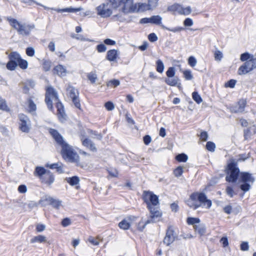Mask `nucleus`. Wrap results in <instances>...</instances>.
<instances>
[{
	"instance_id": "a878e982",
	"label": "nucleus",
	"mask_w": 256,
	"mask_h": 256,
	"mask_svg": "<svg viewBox=\"0 0 256 256\" xmlns=\"http://www.w3.org/2000/svg\"><path fill=\"white\" fill-rule=\"evenodd\" d=\"M194 230L200 236L204 235L206 232V227L204 224H201L194 226Z\"/></svg>"
},
{
	"instance_id": "338daca9",
	"label": "nucleus",
	"mask_w": 256,
	"mask_h": 256,
	"mask_svg": "<svg viewBox=\"0 0 256 256\" xmlns=\"http://www.w3.org/2000/svg\"><path fill=\"white\" fill-rule=\"evenodd\" d=\"M222 54L220 50H216L214 52V58L216 60H220L222 58Z\"/></svg>"
},
{
	"instance_id": "5701e85b",
	"label": "nucleus",
	"mask_w": 256,
	"mask_h": 256,
	"mask_svg": "<svg viewBox=\"0 0 256 256\" xmlns=\"http://www.w3.org/2000/svg\"><path fill=\"white\" fill-rule=\"evenodd\" d=\"M47 172L48 170L44 167L38 166L36 167L34 175L40 179Z\"/></svg>"
},
{
	"instance_id": "f3484780",
	"label": "nucleus",
	"mask_w": 256,
	"mask_h": 256,
	"mask_svg": "<svg viewBox=\"0 0 256 256\" xmlns=\"http://www.w3.org/2000/svg\"><path fill=\"white\" fill-rule=\"evenodd\" d=\"M53 73L60 77H64L68 73L66 68L62 64H58L55 66L53 69Z\"/></svg>"
},
{
	"instance_id": "09e8293b",
	"label": "nucleus",
	"mask_w": 256,
	"mask_h": 256,
	"mask_svg": "<svg viewBox=\"0 0 256 256\" xmlns=\"http://www.w3.org/2000/svg\"><path fill=\"white\" fill-rule=\"evenodd\" d=\"M175 74L176 71L174 67H170L166 72V76L168 78H173Z\"/></svg>"
},
{
	"instance_id": "603ef678",
	"label": "nucleus",
	"mask_w": 256,
	"mask_h": 256,
	"mask_svg": "<svg viewBox=\"0 0 256 256\" xmlns=\"http://www.w3.org/2000/svg\"><path fill=\"white\" fill-rule=\"evenodd\" d=\"M28 109L30 112L35 111L36 109V104L32 100L28 101Z\"/></svg>"
},
{
	"instance_id": "7c9ffc66",
	"label": "nucleus",
	"mask_w": 256,
	"mask_h": 256,
	"mask_svg": "<svg viewBox=\"0 0 256 256\" xmlns=\"http://www.w3.org/2000/svg\"><path fill=\"white\" fill-rule=\"evenodd\" d=\"M8 57L9 60L16 62L17 64L21 58L20 54L16 52H11Z\"/></svg>"
},
{
	"instance_id": "c9c22d12",
	"label": "nucleus",
	"mask_w": 256,
	"mask_h": 256,
	"mask_svg": "<svg viewBox=\"0 0 256 256\" xmlns=\"http://www.w3.org/2000/svg\"><path fill=\"white\" fill-rule=\"evenodd\" d=\"M176 160L178 162H185L188 160V156L184 153H182L176 156Z\"/></svg>"
},
{
	"instance_id": "f8f14e48",
	"label": "nucleus",
	"mask_w": 256,
	"mask_h": 256,
	"mask_svg": "<svg viewBox=\"0 0 256 256\" xmlns=\"http://www.w3.org/2000/svg\"><path fill=\"white\" fill-rule=\"evenodd\" d=\"M96 10L97 14L104 18L109 17L112 14V11L108 2L100 4L96 8Z\"/></svg>"
},
{
	"instance_id": "0e129e2a",
	"label": "nucleus",
	"mask_w": 256,
	"mask_h": 256,
	"mask_svg": "<svg viewBox=\"0 0 256 256\" xmlns=\"http://www.w3.org/2000/svg\"><path fill=\"white\" fill-rule=\"evenodd\" d=\"M61 224L64 227H66L71 224V220L68 218H64L62 220Z\"/></svg>"
},
{
	"instance_id": "423d86ee",
	"label": "nucleus",
	"mask_w": 256,
	"mask_h": 256,
	"mask_svg": "<svg viewBox=\"0 0 256 256\" xmlns=\"http://www.w3.org/2000/svg\"><path fill=\"white\" fill-rule=\"evenodd\" d=\"M238 180V183H242L240 186V189L246 192L250 190L251 186L250 183L253 184L255 178L248 172H240Z\"/></svg>"
},
{
	"instance_id": "c756f323",
	"label": "nucleus",
	"mask_w": 256,
	"mask_h": 256,
	"mask_svg": "<svg viewBox=\"0 0 256 256\" xmlns=\"http://www.w3.org/2000/svg\"><path fill=\"white\" fill-rule=\"evenodd\" d=\"M166 78L165 82L170 86H176L178 84V82L179 81V79L178 77H174L172 78Z\"/></svg>"
},
{
	"instance_id": "774afa93",
	"label": "nucleus",
	"mask_w": 256,
	"mask_h": 256,
	"mask_svg": "<svg viewBox=\"0 0 256 256\" xmlns=\"http://www.w3.org/2000/svg\"><path fill=\"white\" fill-rule=\"evenodd\" d=\"M18 191L20 193L24 194L27 192V187L25 184H20L18 187Z\"/></svg>"
},
{
	"instance_id": "bf43d9fd",
	"label": "nucleus",
	"mask_w": 256,
	"mask_h": 256,
	"mask_svg": "<svg viewBox=\"0 0 256 256\" xmlns=\"http://www.w3.org/2000/svg\"><path fill=\"white\" fill-rule=\"evenodd\" d=\"M250 154H242L238 155V162L244 161L250 158Z\"/></svg>"
},
{
	"instance_id": "9b49d317",
	"label": "nucleus",
	"mask_w": 256,
	"mask_h": 256,
	"mask_svg": "<svg viewBox=\"0 0 256 256\" xmlns=\"http://www.w3.org/2000/svg\"><path fill=\"white\" fill-rule=\"evenodd\" d=\"M167 10L173 12L174 14L177 12L178 14L183 15H188L192 12L191 8L190 6L184 8L182 5L177 3L168 6Z\"/></svg>"
},
{
	"instance_id": "4d7b16f0",
	"label": "nucleus",
	"mask_w": 256,
	"mask_h": 256,
	"mask_svg": "<svg viewBox=\"0 0 256 256\" xmlns=\"http://www.w3.org/2000/svg\"><path fill=\"white\" fill-rule=\"evenodd\" d=\"M96 50L98 52H104L106 50V47L104 44H100L96 46Z\"/></svg>"
},
{
	"instance_id": "a211bd4d",
	"label": "nucleus",
	"mask_w": 256,
	"mask_h": 256,
	"mask_svg": "<svg viewBox=\"0 0 256 256\" xmlns=\"http://www.w3.org/2000/svg\"><path fill=\"white\" fill-rule=\"evenodd\" d=\"M49 132L59 145L62 144L64 142H65L62 136L58 132L57 130L54 128H50Z\"/></svg>"
},
{
	"instance_id": "58836bf2",
	"label": "nucleus",
	"mask_w": 256,
	"mask_h": 256,
	"mask_svg": "<svg viewBox=\"0 0 256 256\" xmlns=\"http://www.w3.org/2000/svg\"><path fill=\"white\" fill-rule=\"evenodd\" d=\"M192 99L198 104H200L202 102V99L198 92L195 91L192 93Z\"/></svg>"
},
{
	"instance_id": "49530a36",
	"label": "nucleus",
	"mask_w": 256,
	"mask_h": 256,
	"mask_svg": "<svg viewBox=\"0 0 256 256\" xmlns=\"http://www.w3.org/2000/svg\"><path fill=\"white\" fill-rule=\"evenodd\" d=\"M248 52H244L240 55V60L242 62H246L252 58V56Z\"/></svg>"
},
{
	"instance_id": "c03bdc74",
	"label": "nucleus",
	"mask_w": 256,
	"mask_h": 256,
	"mask_svg": "<svg viewBox=\"0 0 256 256\" xmlns=\"http://www.w3.org/2000/svg\"><path fill=\"white\" fill-rule=\"evenodd\" d=\"M184 76L186 80H192L193 78V76L192 72L189 70H185L183 72Z\"/></svg>"
},
{
	"instance_id": "a19ab883",
	"label": "nucleus",
	"mask_w": 256,
	"mask_h": 256,
	"mask_svg": "<svg viewBox=\"0 0 256 256\" xmlns=\"http://www.w3.org/2000/svg\"><path fill=\"white\" fill-rule=\"evenodd\" d=\"M120 84V82L118 80L113 79L107 82V86L108 87L113 86L114 88L117 87Z\"/></svg>"
},
{
	"instance_id": "e433bc0d",
	"label": "nucleus",
	"mask_w": 256,
	"mask_h": 256,
	"mask_svg": "<svg viewBox=\"0 0 256 256\" xmlns=\"http://www.w3.org/2000/svg\"><path fill=\"white\" fill-rule=\"evenodd\" d=\"M186 222L188 225H196V224L200 222V219L198 218L188 217L186 219Z\"/></svg>"
},
{
	"instance_id": "dca6fc26",
	"label": "nucleus",
	"mask_w": 256,
	"mask_h": 256,
	"mask_svg": "<svg viewBox=\"0 0 256 256\" xmlns=\"http://www.w3.org/2000/svg\"><path fill=\"white\" fill-rule=\"evenodd\" d=\"M41 182L46 184L48 186H50L54 182L55 178L54 174L50 170L40 179Z\"/></svg>"
},
{
	"instance_id": "9d476101",
	"label": "nucleus",
	"mask_w": 256,
	"mask_h": 256,
	"mask_svg": "<svg viewBox=\"0 0 256 256\" xmlns=\"http://www.w3.org/2000/svg\"><path fill=\"white\" fill-rule=\"evenodd\" d=\"M190 199L192 201H196L198 200L201 204L206 205L208 208H210L212 205V201L208 199L206 194L204 192H193L190 196Z\"/></svg>"
},
{
	"instance_id": "f03ea898",
	"label": "nucleus",
	"mask_w": 256,
	"mask_h": 256,
	"mask_svg": "<svg viewBox=\"0 0 256 256\" xmlns=\"http://www.w3.org/2000/svg\"><path fill=\"white\" fill-rule=\"evenodd\" d=\"M142 198L146 204L147 208L150 212L152 218H156L162 216V212L156 206L159 204L158 197L152 192L144 190Z\"/></svg>"
},
{
	"instance_id": "79ce46f5",
	"label": "nucleus",
	"mask_w": 256,
	"mask_h": 256,
	"mask_svg": "<svg viewBox=\"0 0 256 256\" xmlns=\"http://www.w3.org/2000/svg\"><path fill=\"white\" fill-rule=\"evenodd\" d=\"M183 168L182 166H178L174 170V174L176 177H180L183 174Z\"/></svg>"
},
{
	"instance_id": "4468645a",
	"label": "nucleus",
	"mask_w": 256,
	"mask_h": 256,
	"mask_svg": "<svg viewBox=\"0 0 256 256\" xmlns=\"http://www.w3.org/2000/svg\"><path fill=\"white\" fill-rule=\"evenodd\" d=\"M176 235L174 234V231L172 226L168 227L166 234L164 238L163 242L166 246L170 245L175 240Z\"/></svg>"
},
{
	"instance_id": "393cba45",
	"label": "nucleus",
	"mask_w": 256,
	"mask_h": 256,
	"mask_svg": "<svg viewBox=\"0 0 256 256\" xmlns=\"http://www.w3.org/2000/svg\"><path fill=\"white\" fill-rule=\"evenodd\" d=\"M155 219L156 218H151L150 220H148L144 222L142 220H140L137 224L138 230L140 232H142L148 224H150L151 222H155Z\"/></svg>"
},
{
	"instance_id": "bb28decb",
	"label": "nucleus",
	"mask_w": 256,
	"mask_h": 256,
	"mask_svg": "<svg viewBox=\"0 0 256 256\" xmlns=\"http://www.w3.org/2000/svg\"><path fill=\"white\" fill-rule=\"evenodd\" d=\"M82 8H58L55 9V10L58 12H76L82 10Z\"/></svg>"
},
{
	"instance_id": "412c9836",
	"label": "nucleus",
	"mask_w": 256,
	"mask_h": 256,
	"mask_svg": "<svg viewBox=\"0 0 256 256\" xmlns=\"http://www.w3.org/2000/svg\"><path fill=\"white\" fill-rule=\"evenodd\" d=\"M118 56V52L117 50L114 49L110 50L107 52L106 59L110 62H114Z\"/></svg>"
},
{
	"instance_id": "2f4dec72",
	"label": "nucleus",
	"mask_w": 256,
	"mask_h": 256,
	"mask_svg": "<svg viewBox=\"0 0 256 256\" xmlns=\"http://www.w3.org/2000/svg\"><path fill=\"white\" fill-rule=\"evenodd\" d=\"M130 224L129 222L126 219H124L122 220L118 224V226L120 228L127 230H128L130 228Z\"/></svg>"
},
{
	"instance_id": "b1692460",
	"label": "nucleus",
	"mask_w": 256,
	"mask_h": 256,
	"mask_svg": "<svg viewBox=\"0 0 256 256\" xmlns=\"http://www.w3.org/2000/svg\"><path fill=\"white\" fill-rule=\"evenodd\" d=\"M133 0H132L131 1L130 4V5H128V6H127L126 8H122V12L124 14H128V13H132L134 12H135L137 11V6L136 4H132Z\"/></svg>"
},
{
	"instance_id": "8fccbe9b",
	"label": "nucleus",
	"mask_w": 256,
	"mask_h": 256,
	"mask_svg": "<svg viewBox=\"0 0 256 256\" xmlns=\"http://www.w3.org/2000/svg\"><path fill=\"white\" fill-rule=\"evenodd\" d=\"M226 194L230 197L232 198L236 194L234 192L233 188L230 186H228L226 190Z\"/></svg>"
},
{
	"instance_id": "13d9d810",
	"label": "nucleus",
	"mask_w": 256,
	"mask_h": 256,
	"mask_svg": "<svg viewBox=\"0 0 256 256\" xmlns=\"http://www.w3.org/2000/svg\"><path fill=\"white\" fill-rule=\"evenodd\" d=\"M104 106L106 109L109 111L113 110L114 108V104L110 101H108L106 102Z\"/></svg>"
},
{
	"instance_id": "f257e3e1",
	"label": "nucleus",
	"mask_w": 256,
	"mask_h": 256,
	"mask_svg": "<svg viewBox=\"0 0 256 256\" xmlns=\"http://www.w3.org/2000/svg\"><path fill=\"white\" fill-rule=\"evenodd\" d=\"M52 98L56 102V108L58 111V117L60 122L66 120V114L65 113L64 106L60 102L57 92L52 86L47 87L45 95V102L47 105L48 109L54 111L52 101Z\"/></svg>"
},
{
	"instance_id": "39448f33",
	"label": "nucleus",
	"mask_w": 256,
	"mask_h": 256,
	"mask_svg": "<svg viewBox=\"0 0 256 256\" xmlns=\"http://www.w3.org/2000/svg\"><path fill=\"white\" fill-rule=\"evenodd\" d=\"M8 21L11 26L16 30L19 34L22 36H29L32 30L35 28L34 24H22L13 18L8 19Z\"/></svg>"
},
{
	"instance_id": "aec40b11",
	"label": "nucleus",
	"mask_w": 256,
	"mask_h": 256,
	"mask_svg": "<svg viewBox=\"0 0 256 256\" xmlns=\"http://www.w3.org/2000/svg\"><path fill=\"white\" fill-rule=\"evenodd\" d=\"M45 200L47 202L50 204L52 205L54 208L56 209L59 208L62 204L61 200L54 199L50 196L46 198Z\"/></svg>"
},
{
	"instance_id": "e2e57ef3",
	"label": "nucleus",
	"mask_w": 256,
	"mask_h": 256,
	"mask_svg": "<svg viewBox=\"0 0 256 256\" xmlns=\"http://www.w3.org/2000/svg\"><path fill=\"white\" fill-rule=\"evenodd\" d=\"M88 132L90 134L96 136L98 140H102V135L101 134L98 133L96 131L92 130H88Z\"/></svg>"
},
{
	"instance_id": "0eeeda50",
	"label": "nucleus",
	"mask_w": 256,
	"mask_h": 256,
	"mask_svg": "<svg viewBox=\"0 0 256 256\" xmlns=\"http://www.w3.org/2000/svg\"><path fill=\"white\" fill-rule=\"evenodd\" d=\"M256 68V58L252 56V58L246 62L238 69V74L240 75L246 74L254 68Z\"/></svg>"
},
{
	"instance_id": "f704fd0d",
	"label": "nucleus",
	"mask_w": 256,
	"mask_h": 256,
	"mask_svg": "<svg viewBox=\"0 0 256 256\" xmlns=\"http://www.w3.org/2000/svg\"><path fill=\"white\" fill-rule=\"evenodd\" d=\"M164 68V66L161 60H158L156 62V70L160 73L163 72Z\"/></svg>"
},
{
	"instance_id": "37998d69",
	"label": "nucleus",
	"mask_w": 256,
	"mask_h": 256,
	"mask_svg": "<svg viewBox=\"0 0 256 256\" xmlns=\"http://www.w3.org/2000/svg\"><path fill=\"white\" fill-rule=\"evenodd\" d=\"M0 110L8 111L9 108L8 107L6 100L0 96Z\"/></svg>"
},
{
	"instance_id": "de8ad7c7",
	"label": "nucleus",
	"mask_w": 256,
	"mask_h": 256,
	"mask_svg": "<svg viewBox=\"0 0 256 256\" xmlns=\"http://www.w3.org/2000/svg\"><path fill=\"white\" fill-rule=\"evenodd\" d=\"M88 78L90 82L92 84L96 82L97 80V76L96 74L92 72H90L88 74Z\"/></svg>"
},
{
	"instance_id": "ea45409f",
	"label": "nucleus",
	"mask_w": 256,
	"mask_h": 256,
	"mask_svg": "<svg viewBox=\"0 0 256 256\" xmlns=\"http://www.w3.org/2000/svg\"><path fill=\"white\" fill-rule=\"evenodd\" d=\"M18 66L22 70H26L28 67V62L26 60L22 59V58L18 60Z\"/></svg>"
},
{
	"instance_id": "72a5a7b5",
	"label": "nucleus",
	"mask_w": 256,
	"mask_h": 256,
	"mask_svg": "<svg viewBox=\"0 0 256 256\" xmlns=\"http://www.w3.org/2000/svg\"><path fill=\"white\" fill-rule=\"evenodd\" d=\"M52 66V62L48 60H44L42 62V69L46 72L50 70Z\"/></svg>"
},
{
	"instance_id": "473e14b6",
	"label": "nucleus",
	"mask_w": 256,
	"mask_h": 256,
	"mask_svg": "<svg viewBox=\"0 0 256 256\" xmlns=\"http://www.w3.org/2000/svg\"><path fill=\"white\" fill-rule=\"evenodd\" d=\"M46 167L49 168L50 169H56V171L60 174L64 172L61 166H59L58 163H54L50 164H46Z\"/></svg>"
},
{
	"instance_id": "3c124183",
	"label": "nucleus",
	"mask_w": 256,
	"mask_h": 256,
	"mask_svg": "<svg viewBox=\"0 0 256 256\" xmlns=\"http://www.w3.org/2000/svg\"><path fill=\"white\" fill-rule=\"evenodd\" d=\"M114 8H117L121 6L120 0H108Z\"/></svg>"
},
{
	"instance_id": "6e6d98bb",
	"label": "nucleus",
	"mask_w": 256,
	"mask_h": 256,
	"mask_svg": "<svg viewBox=\"0 0 256 256\" xmlns=\"http://www.w3.org/2000/svg\"><path fill=\"white\" fill-rule=\"evenodd\" d=\"M236 80L233 79L230 80L225 84V86L226 88H234L236 85Z\"/></svg>"
},
{
	"instance_id": "7ed1b4c3",
	"label": "nucleus",
	"mask_w": 256,
	"mask_h": 256,
	"mask_svg": "<svg viewBox=\"0 0 256 256\" xmlns=\"http://www.w3.org/2000/svg\"><path fill=\"white\" fill-rule=\"evenodd\" d=\"M60 146L62 147V155L63 158L68 162L76 164L77 166H80V156L77 153L74 152L72 146L64 142Z\"/></svg>"
},
{
	"instance_id": "864d4df0",
	"label": "nucleus",
	"mask_w": 256,
	"mask_h": 256,
	"mask_svg": "<svg viewBox=\"0 0 256 256\" xmlns=\"http://www.w3.org/2000/svg\"><path fill=\"white\" fill-rule=\"evenodd\" d=\"M197 61L194 56H190L188 58V64L192 67H194L196 64Z\"/></svg>"
},
{
	"instance_id": "20e7f679",
	"label": "nucleus",
	"mask_w": 256,
	"mask_h": 256,
	"mask_svg": "<svg viewBox=\"0 0 256 256\" xmlns=\"http://www.w3.org/2000/svg\"><path fill=\"white\" fill-rule=\"evenodd\" d=\"M226 180L228 182H236L238 180L240 173L239 168L238 167V163L234 160H232L228 165L226 170Z\"/></svg>"
},
{
	"instance_id": "6e6552de",
	"label": "nucleus",
	"mask_w": 256,
	"mask_h": 256,
	"mask_svg": "<svg viewBox=\"0 0 256 256\" xmlns=\"http://www.w3.org/2000/svg\"><path fill=\"white\" fill-rule=\"evenodd\" d=\"M68 96L72 100V103L76 108L81 109V104L79 98V92L78 89L72 86H68L66 88Z\"/></svg>"
},
{
	"instance_id": "6ab92c4d",
	"label": "nucleus",
	"mask_w": 256,
	"mask_h": 256,
	"mask_svg": "<svg viewBox=\"0 0 256 256\" xmlns=\"http://www.w3.org/2000/svg\"><path fill=\"white\" fill-rule=\"evenodd\" d=\"M256 133V128L254 126L248 128L244 130V140H248Z\"/></svg>"
},
{
	"instance_id": "4be33fe9",
	"label": "nucleus",
	"mask_w": 256,
	"mask_h": 256,
	"mask_svg": "<svg viewBox=\"0 0 256 256\" xmlns=\"http://www.w3.org/2000/svg\"><path fill=\"white\" fill-rule=\"evenodd\" d=\"M156 6H154L152 3L150 2V0H148V4L142 3L140 4L138 6V8L137 10V12H144L147 10H152L154 8H155Z\"/></svg>"
},
{
	"instance_id": "1a4fd4ad",
	"label": "nucleus",
	"mask_w": 256,
	"mask_h": 256,
	"mask_svg": "<svg viewBox=\"0 0 256 256\" xmlns=\"http://www.w3.org/2000/svg\"><path fill=\"white\" fill-rule=\"evenodd\" d=\"M150 21L151 24L160 26L162 29L166 30L168 31L172 32H180L184 29V28L180 26L176 27L174 28H170L166 27L162 24V17L159 15L152 16L150 17Z\"/></svg>"
},
{
	"instance_id": "052dcab7",
	"label": "nucleus",
	"mask_w": 256,
	"mask_h": 256,
	"mask_svg": "<svg viewBox=\"0 0 256 256\" xmlns=\"http://www.w3.org/2000/svg\"><path fill=\"white\" fill-rule=\"evenodd\" d=\"M148 39L150 42H155L158 40V37L155 33H150L148 36Z\"/></svg>"
},
{
	"instance_id": "2eb2a0df",
	"label": "nucleus",
	"mask_w": 256,
	"mask_h": 256,
	"mask_svg": "<svg viewBox=\"0 0 256 256\" xmlns=\"http://www.w3.org/2000/svg\"><path fill=\"white\" fill-rule=\"evenodd\" d=\"M246 99H240L234 105L231 107V111L234 113L242 112L244 110L246 105Z\"/></svg>"
},
{
	"instance_id": "ddd939ff",
	"label": "nucleus",
	"mask_w": 256,
	"mask_h": 256,
	"mask_svg": "<svg viewBox=\"0 0 256 256\" xmlns=\"http://www.w3.org/2000/svg\"><path fill=\"white\" fill-rule=\"evenodd\" d=\"M20 119V126L19 128L21 131L24 132H28L30 130V128L28 125L30 120L24 114H19Z\"/></svg>"
},
{
	"instance_id": "cd10ccee",
	"label": "nucleus",
	"mask_w": 256,
	"mask_h": 256,
	"mask_svg": "<svg viewBox=\"0 0 256 256\" xmlns=\"http://www.w3.org/2000/svg\"><path fill=\"white\" fill-rule=\"evenodd\" d=\"M66 180L71 186H76L80 182V178L76 176L72 177L66 178Z\"/></svg>"
},
{
	"instance_id": "69168bd1",
	"label": "nucleus",
	"mask_w": 256,
	"mask_h": 256,
	"mask_svg": "<svg viewBox=\"0 0 256 256\" xmlns=\"http://www.w3.org/2000/svg\"><path fill=\"white\" fill-rule=\"evenodd\" d=\"M240 250L242 251H247L249 249V245L248 242H243L240 246Z\"/></svg>"
},
{
	"instance_id": "4c0bfd02",
	"label": "nucleus",
	"mask_w": 256,
	"mask_h": 256,
	"mask_svg": "<svg viewBox=\"0 0 256 256\" xmlns=\"http://www.w3.org/2000/svg\"><path fill=\"white\" fill-rule=\"evenodd\" d=\"M18 66V64L16 62L9 60L6 64V68L10 70H14Z\"/></svg>"
},
{
	"instance_id": "c85d7f7f",
	"label": "nucleus",
	"mask_w": 256,
	"mask_h": 256,
	"mask_svg": "<svg viewBox=\"0 0 256 256\" xmlns=\"http://www.w3.org/2000/svg\"><path fill=\"white\" fill-rule=\"evenodd\" d=\"M46 242V236L42 235H38L35 236L30 240V243L34 244L35 242L42 243Z\"/></svg>"
},
{
	"instance_id": "a18cd8bd",
	"label": "nucleus",
	"mask_w": 256,
	"mask_h": 256,
	"mask_svg": "<svg viewBox=\"0 0 256 256\" xmlns=\"http://www.w3.org/2000/svg\"><path fill=\"white\" fill-rule=\"evenodd\" d=\"M206 148L208 150L213 152L216 148V144L212 142H208L206 144Z\"/></svg>"
},
{
	"instance_id": "680f3d73",
	"label": "nucleus",
	"mask_w": 256,
	"mask_h": 256,
	"mask_svg": "<svg viewBox=\"0 0 256 256\" xmlns=\"http://www.w3.org/2000/svg\"><path fill=\"white\" fill-rule=\"evenodd\" d=\"M35 54V50L32 47H28L26 48V54L29 56H33Z\"/></svg>"
},
{
	"instance_id": "5fc2aeb1",
	"label": "nucleus",
	"mask_w": 256,
	"mask_h": 256,
	"mask_svg": "<svg viewBox=\"0 0 256 256\" xmlns=\"http://www.w3.org/2000/svg\"><path fill=\"white\" fill-rule=\"evenodd\" d=\"M187 204L191 208H192L194 210H196L200 206V204H198L197 203L192 202L188 200L187 202Z\"/></svg>"
}]
</instances>
